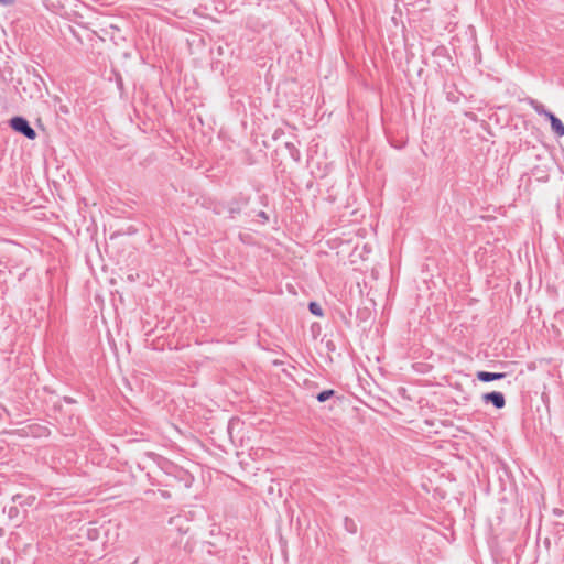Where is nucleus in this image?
Wrapping results in <instances>:
<instances>
[{
    "label": "nucleus",
    "mask_w": 564,
    "mask_h": 564,
    "mask_svg": "<svg viewBox=\"0 0 564 564\" xmlns=\"http://www.w3.org/2000/svg\"><path fill=\"white\" fill-rule=\"evenodd\" d=\"M334 394V391L333 390H325V391H322L318 395H317V400L319 402H325L326 400H328L332 395Z\"/></svg>",
    "instance_id": "6"
},
{
    "label": "nucleus",
    "mask_w": 564,
    "mask_h": 564,
    "mask_svg": "<svg viewBox=\"0 0 564 564\" xmlns=\"http://www.w3.org/2000/svg\"><path fill=\"white\" fill-rule=\"evenodd\" d=\"M13 0H0V3L2 4H11Z\"/></svg>",
    "instance_id": "7"
},
{
    "label": "nucleus",
    "mask_w": 564,
    "mask_h": 564,
    "mask_svg": "<svg viewBox=\"0 0 564 564\" xmlns=\"http://www.w3.org/2000/svg\"><path fill=\"white\" fill-rule=\"evenodd\" d=\"M485 403H491L496 409H502L506 405L505 395L501 392L492 391L482 395Z\"/></svg>",
    "instance_id": "2"
},
{
    "label": "nucleus",
    "mask_w": 564,
    "mask_h": 564,
    "mask_svg": "<svg viewBox=\"0 0 564 564\" xmlns=\"http://www.w3.org/2000/svg\"><path fill=\"white\" fill-rule=\"evenodd\" d=\"M10 124L12 129L23 133L26 138L34 140L36 138L35 131L29 126L28 121L23 118L15 117L11 119Z\"/></svg>",
    "instance_id": "1"
},
{
    "label": "nucleus",
    "mask_w": 564,
    "mask_h": 564,
    "mask_svg": "<svg viewBox=\"0 0 564 564\" xmlns=\"http://www.w3.org/2000/svg\"><path fill=\"white\" fill-rule=\"evenodd\" d=\"M545 116L550 119L553 131L558 135H564V124L553 113L545 112Z\"/></svg>",
    "instance_id": "3"
},
{
    "label": "nucleus",
    "mask_w": 564,
    "mask_h": 564,
    "mask_svg": "<svg viewBox=\"0 0 564 564\" xmlns=\"http://www.w3.org/2000/svg\"><path fill=\"white\" fill-rule=\"evenodd\" d=\"M505 376L506 375L501 373V372H488V371H478L477 372V378L484 382L499 380V379L505 378Z\"/></svg>",
    "instance_id": "4"
},
{
    "label": "nucleus",
    "mask_w": 564,
    "mask_h": 564,
    "mask_svg": "<svg viewBox=\"0 0 564 564\" xmlns=\"http://www.w3.org/2000/svg\"><path fill=\"white\" fill-rule=\"evenodd\" d=\"M308 308H310L311 313L316 316L323 315V311H322L321 306L315 302L310 303Z\"/></svg>",
    "instance_id": "5"
}]
</instances>
